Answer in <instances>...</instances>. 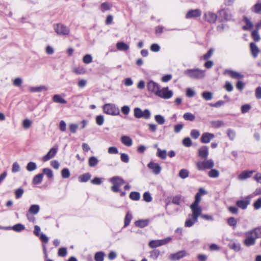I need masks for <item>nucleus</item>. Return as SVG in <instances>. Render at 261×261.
Instances as JSON below:
<instances>
[{
  "mask_svg": "<svg viewBox=\"0 0 261 261\" xmlns=\"http://www.w3.org/2000/svg\"><path fill=\"white\" fill-rule=\"evenodd\" d=\"M255 172L254 170H245L240 173L238 176V179L240 180H244L247 178H250L252 174Z\"/></svg>",
  "mask_w": 261,
  "mask_h": 261,
  "instance_id": "aec40b11",
  "label": "nucleus"
},
{
  "mask_svg": "<svg viewBox=\"0 0 261 261\" xmlns=\"http://www.w3.org/2000/svg\"><path fill=\"white\" fill-rule=\"evenodd\" d=\"M132 218V215L129 212H127L124 218V227H127L129 224Z\"/></svg>",
  "mask_w": 261,
  "mask_h": 261,
  "instance_id": "a19ab883",
  "label": "nucleus"
},
{
  "mask_svg": "<svg viewBox=\"0 0 261 261\" xmlns=\"http://www.w3.org/2000/svg\"><path fill=\"white\" fill-rule=\"evenodd\" d=\"M147 167L152 170V172L155 175L160 174L161 171V167L158 163L153 162H149Z\"/></svg>",
  "mask_w": 261,
  "mask_h": 261,
  "instance_id": "4468645a",
  "label": "nucleus"
},
{
  "mask_svg": "<svg viewBox=\"0 0 261 261\" xmlns=\"http://www.w3.org/2000/svg\"><path fill=\"white\" fill-rule=\"evenodd\" d=\"M208 154V147L207 146H202L198 148L197 151V155L201 159H207Z\"/></svg>",
  "mask_w": 261,
  "mask_h": 261,
  "instance_id": "f8f14e48",
  "label": "nucleus"
},
{
  "mask_svg": "<svg viewBox=\"0 0 261 261\" xmlns=\"http://www.w3.org/2000/svg\"><path fill=\"white\" fill-rule=\"evenodd\" d=\"M211 169L208 174L210 177L217 178L219 176V172L218 170L212 168Z\"/></svg>",
  "mask_w": 261,
  "mask_h": 261,
  "instance_id": "79ce46f5",
  "label": "nucleus"
},
{
  "mask_svg": "<svg viewBox=\"0 0 261 261\" xmlns=\"http://www.w3.org/2000/svg\"><path fill=\"white\" fill-rule=\"evenodd\" d=\"M103 112L111 115H118L120 113L119 109L115 105L112 103H107L103 106Z\"/></svg>",
  "mask_w": 261,
  "mask_h": 261,
  "instance_id": "20e7f679",
  "label": "nucleus"
},
{
  "mask_svg": "<svg viewBox=\"0 0 261 261\" xmlns=\"http://www.w3.org/2000/svg\"><path fill=\"white\" fill-rule=\"evenodd\" d=\"M232 17L231 12L228 9H222L218 12V18L220 21L230 20Z\"/></svg>",
  "mask_w": 261,
  "mask_h": 261,
  "instance_id": "1a4fd4ad",
  "label": "nucleus"
},
{
  "mask_svg": "<svg viewBox=\"0 0 261 261\" xmlns=\"http://www.w3.org/2000/svg\"><path fill=\"white\" fill-rule=\"evenodd\" d=\"M179 176L180 178L185 179L189 176V172L187 169H182L180 170Z\"/></svg>",
  "mask_w": 261,
  "mask_h": 261,
  "instance_id": "3c124183",
  "label": "nucleus"
},
{
  "mask_svg": "<svg viewBox=\"0 0 261 261\" xmlns=\"http://www.w3.org/2000/svg\"><path fill=\"white\" fill-rule=\"evenodd\" d=\"M109 181L113 184L111 190L114 192H119L120 187L124 183L123 179L120 176H114L109 179Z\"/></svg>",
  "mask_w": 261,
  "mask_h": 261,
  "instance_id": "7ed1b4c3",
  "label": "nucleus"
},
{
  "mask_svg": "<svg viewBox=\"0 0 261 261\" xmlns=\"http://www.w3.org/2000/svg\"><path fill=\"white\" fill-rule=\"evenodd\" d=\"M191 136L194 139H197L200 136L199 132L197 129H192L190 132Z\"/></svg>",
  "mask_w": 261,
  "mask_h": 261,
  "instance_id": "052dcab7",
  "label": "nucleus"
},
{
  "mask_svg": "<svg viewBox=\"0 0 261 261\" xmlns=\"http://www.w3.org/2000/svg\"><path fill=\"white\" fill-rule=\"evenodd\" d=\"M218 16L212 12H207L204 14V19L210 23H215L217 20Z\"/></svg>",
  "mask_w": 261,
  "mask_h": 261,
  "instance_id": "6ab92c4d",
  "label": "nucleus"
},
{
  "mask_svg": "<svg viewBox=\"0 0 261 261\" xmlns=\"http://www.w3.org/2000/svg\"><path fill=\"white\" fill-rule=\"evenodd\" d=\"M143 200L146 202H149L152 201V197L149 192H145L143 195Z\"/></svg>",
  "mask_w": 261,
  "mask_h": 261,
  "instance_id": "4d7b16f0",
  "label": "nucleus"
},
{
  "mask_svg": "<svg viewBox=\"0 0 261 261\" xmlns=\"http://www.w3.org/2000/svg\"><path fill=\"white\" fill-rule=\"evenodd\" d=\"M43 175H46L48 178H53L54 177V174L52 170L49 168H44L42 170Z\"/></svg>",
  "mask_w": 261,
  "mask_h": 261,
  "instance_id": "e433bc0d",
  "label": "nucleus"
},
{
  "mask_svg": "<svg viewBox=\"0 0 261 261\" xmlns=\"http://www.w3.org/2000/svg\"><path fill=\"white\" fill-rule=\"evenodd\" d=\"M40 210V206L38 204H32L29 207V209L27 212V213L36 215H37Z\"/></svg>",
  "mask_w": 261,
  "mask_h": 261,
  "instance_id": "4be33fe9",
  "label": "nucleus"
},
{
  "mask_svg": "<svg viewBox=\"0 0 261 261\" xmlns=\"http://www.w3.org/2000/svg\"><path fill=\"white\" fill-rule=\"evenodd\" d=\"M227 135L231 140H233L236 137V132L230 128L227 129Z\"/></svg>",
  "mask_w": 261,
  "mask_h": 261,
  "instance_id": "5fc2aeb1",
  "label": "nucleus"
},
{
  "mask_svg": "<svg viewBox=\"0 0 261 261\" xmlns=\"http://www.w3.org/2000/svg\"><path fill=\"white\" fill-rule=\"evenodd\" d=\"M105 253L102 251L97 252L95 254L94 259L95 261H103Z\"/></svg>",
  "mask_w": 261,
  "mask_h": 261,
  "instance_id": "2f4dec72",
  "label": "nucleus"
},
{
  "mask_svg": "<svg viewBox=\"0 0 261 261\" xmlns=\"http://www.w3.org/2000/svg\"><path fill=\"white\" fill-rule=\"evenodd\" d=\"M5 229H7V230H9V229H12L13 230H14L15 231L20 232V231H22V230L25 229V226H24V225H23L22 224L18 223V224L14 225L12 227H6L5 228Z\"/></svg>",
  "mask_w": 261,
  "mask_h": 261,
  "instance_id": "b1692460",
  "label": "nucleus"
},
{
  "mask_svg": "<svg viewBox=\"0 0 261 261\" xmlns=\"http://www.w3.org/2000/svg\"><path fill=\"white\" fill-rule=\"evenodd\" d=\"M43 177V173H39L36 175L33 179V183L34 185H38L41 182Z\"/></svg>",
  "mask_w": 261,
  "mask_h": 261,
  "instance_id": "c756f323",
  "label": "nucleus"
},
{
  "mask_svg": "<svg viewBox=\"0 0 261 261\" xmlns=\"http://www.w3.org/2000/svg\"><path fill=\"white\" fill-rule=\"evenodd\" d=\"M201 96L205 100H210L213 98V93L209 91H204L202 93Z\"/></svg>",
  "mask_w": 261,
  "mask_h": 261,
  "instance_id": "c9c22d12",
  "label": "nucleus"
},
{
  "mask_svg": "<svg viewBox=\"0 0 261 261\" xmlns=\"http://www.w3.org/2000/svg\"><path fill=\"white\" fill-rule=\"evenodd\" d=\"M182 144L186 147H190L192 145V141L190 138L187 137L182 140Z\"/></svg>",
  "mask_w": 261,
  "mask_h": 261,
  "instance_id": "338daca9",
  "label": "nucleus"
},
{
  "mask_svg": "<svg viewBox=\"0 0 261 261\" xmlns=\"http://www.w3.org/2000/svg\"><path fill=\"white\" fill-rule=\"evenodd\" d=\"M83 61L85 64H89L92 61V57L90 55H86L84 57Z\"/></svg>",
  "mask_w": 261,
  "mask_h": 261,
  "instance_id": "69168bd1",
  "label": "nucleus"
},
{
  "mask_svg": "<svg viewBox=\"0 0 261 261\" xmlns=\"http://www.w3.org/2000/svg\"><path fill=\"white\" fill-rule=\"evenodd\" d=\"M197 221H195V220L192 218V217H190L188 219H187L185 223V226L186 227H191L194 224L196 223Z\"/></svg>",
  "mask_w": 261,
  "mask_h": 261,
  "instance_id": "603ef678",
  "label": "nucleus"
},
{
  "mask_svg": "<svg viewBox=\"0 0 261 261\" xmlns=\"http://www.w3.org/2000/svg\"><path fill=\"white\" fill-rule=\"evenodd\" d=\"M47 90V88L44 86H41L39 87H31L30 88V91L32 92H39L43 90L46 91Z\"/></svg>",
  "mask_w": 261,
  "mask_h": 261,
  "instance_id": "4c0bfd02",
  "label": "nucleus"
},
{
  "mask_svg": "<svg viewBox=\"0 0 261 261\" xmlns=\"http://www.w3.org/2000/svg\"><path fill=\"white\" fill-rule=\"evenodd\" d=\"M244 236L245 239L244 240V244L245 246L249 247L255 244L256 238L255 236L254 237V234L251 230L246 232Z\"/></svg>",
  "mask_w": 261,
  "mask_h": 261,
  "instance_id": "423d86ee",
  "label": "nucleus"
},
{
  "mask_svg": "<svg viewBox=\"0 0 261 261\" xmlns=\"http://www.w3.org/2000/svg\"><path fill=\"white\" fill-rule=\"evenodd\" d=\"M251 37L255 41H258L260 39L257 30H253L252 32Z\"/></svg>",
  "mask_w": 261,
  "mask_h": 261,
  "instance_id": "bf43d9fd",
  "label": "nucleus"
},
{
  "mask_svg": "<svg viewBox=\"0 0 261 261\" xmlns=\"http://www.w3.org/2000/svg\"><path fill=\"white\" fill-rule=\"evenodd\" d=\"M252 198L251 195H249L244 198L243 200H239L236 202V205L238 207L242 210H246L248 205L250 204L251 200Z\"/></svg>",
  "mask_w": 261,
  "mask_h": 261,
  "instance_id": "6e6552de",
  "label": "nucleus"
},
{
  "mask_svg": "<svg viewBox=\"0 0 261 261\" xmlns=\"http://www.w3.org/2000/svg\"><path fill=\"white\" fill-rule=\"evenodd\" d=\"M245 21L246 22V25L243 26V28L244 30H250L252 27L253 25L250 21V20L247 18V17L244 18Z\"/></svg>",
  "mask_w": 261,
  "mask_h": 261,
  "instance_id": "c03bdc74",
  "label": "nucleus"
},
{
  "mask_svg": "<svg viewBox=\"0 0 261 261\" xmlns=\"http://www.w3.org/2000/svg\"><path fill=\"white\" fill-rule=\"evenodd\" d=\"M121 142L126 146H130L133 144L132 139L128 136H123L121 138Z\"/></svg>",
  "mask_w": 261,
  "mask_h": 261,
  "instance_id": "393cba45",
  "label": "nucleus"
},
{
  "mask_svg": "<svg viewBox=\"0 0 261 261\" xmlns=\"http://www.w3.org/2000/svg\"><path fill=\"white\" fill-rule=\"evenodd\" d=\"M181 198V196L180 195H176L173 197L172 202L178 205L180 204Z\"/></svg>",
  "mask_w": 261,
  "mask_h": 261,
  "instance_id": "e2e57ef3",
  "label": "nucleus"
},
{
  "mask_svg": "<svg viewBox=\"0 0 261 261\" xmlns=\"http://www.w3.org/2000/svg\"><path fill=\"white\" fill-rule=\"evenodd\" d=\"M250 230L256 239L261 238V227H257Z\"/></svg>",
  "mask_w": 261,
  "mask_h": 261,
  "instance_id": "72a5a7b5",
  "label": "nucleus"
},
{
  "mask_svg": "<svg viewBox=\"0 0 261 261\" xmlns=\"http://www.w3.org/2000/svg\"><path fill=\"white\" fill-rule=\"evenodd\" d=\"M111 5H110L109 3H103L101 5V10L102 12H105V11L110 10L111 8Z\"/></svg>",
  "mask_w": 261,
  "mask_h": 261,
  "instance_id": "6e6d98bb",
  "label": "nucleus"
},
{
  "mask_svg": "<svg viewBox=\"0 0 261 261\" xmlns=\"http://www.w3.org/2000/svg\"><path fill=\"white\" fill-rule=\"evenodd\" d=\"M116 47L118 50L122 51H126L129 48V46L123 42H117Z\"/></svg>",
  "mask_w": 261,
  "mask_h": 261,
  "instance_id": "c85d7f7f",
  "label": "nucleus"
},
{
  "mask_svg": "<svg viewBox=\"0 0 261 261\" xmlns=\"http://www.w3.org/2000/svg\"><path fill=\"white\" fill-rule=\"evenodd\" d=\"M61 175L63 178H67L69 177V176L70 175V173L69 170L66 168H64L61 171Z\"/></svg>",
  "mask_w": 261,
  "mask_h": 261,
  "instance_id": "864d4df0",
  "label": "nucleus"
},
{
  "mask_svg": "<svg viewBox=\"0 0 261 261\" xmlns=\"http://www.w3.org/2000/svg\"><path fill=\"white\" fill-rule=\"evenodd\" d=\"M250 48L252 56L254 58H256L259 52V50L257 45H256V44L254 42L250 43Z\"/></svg>",
  "mask_w": 261,
  "mask_h": 261,
  "instance_id": "5701e85b",
  "label": "nucleus"
},
{
  "mask_svg": "<svg viewBox=\"0 0 261 261\" xmlns=\"http://www.w3.org/2000/svg\"><path fill=\"white\" fill-rule=\"evenodd\" d=\"M253 207L255 210H259L261 208V198H258L253 203Z\"/></svg>",
  "mask_w": 261,
  "mask_h": 261,
  "instance_id": "774afa93",
  "label": "nucleus"
},
{
  "mask_svg": "<svg viewBox=\"0 0 261 261\" xmlns=\"http://www.w3.org/2000/svg\"><path fill=\"white\" fill-rule=\"evenodd\" d=\"M135 225L140 228H143L148 225L149 221L147 219L139 220L135 222Z\"/></svg>",
  "mask_w": 261,
  "mask_h": 261,
  "instance_id": "cd10ccee",
  "label": "nucleus"
},
{
  "mask_svg": "<svg viewBox=\"0 0 261 261\" xmlns=\"http://www.w3.org/2000/svg\"><path fill=\"white\" fill-rule=\"evenodd\" d=\"M227 223L229 226L234 228L237 224V220L234 217H230L227 219Z\"/></svg>",
  "mask_w": 261,
  "mask_h": 261,
  "instance_id": "49530a36",
  "label": "nucleus"
},
{
  "mask_svg": "<svg viewBox=\"0 0 261 261\" xmlns=\"http://www.w3.org/2000/svg\"><path fill=\"white\" fill-rule=\"evenodd\" d=\"M156 95L164 99H169L172 96L173 93L172 91L168 89V87H165L161 90L159 89Z\"/></svg>",
  "mask_w": 261,
  "mask_h": 261,
  "instance_id": "9b49d317",
  "label": "nucleus"
},
{
  "mask_svg": "<svg viewBox=\"0 0 261 261\" xmlns=\"http://www.w3.org/2000/svg\"><path fill=\"white\" fill-rule=\"evenodd\" d=\"M224 73L225 74H228L231 78L234 79H242L244 77V75L241 74L240 73L230 70V69H226L224 71Z\"/></svg>",
  "mask_w": 261,
  "mask_h": 261,
  "instance_id": "ddd939ff",
  "label": "nucleus"
},
{
  "mask_svg": "<svg viewBox=\"0 0 261 261\" xmlns=\"http://www.w3.org/2000/svg\"><path fill=\"white\" fill-rule=\"evenodd\" d=\"M157 155L162 159H165L167 156L166 150H162L160 148H158Z\"/></svg>",
  "mask_w": 261,
  "mask_h": 261,
  "instance_id": "09e8293b",
  "label": "nucleus"
},
{
  "mask_svg": "<svg viewBox=\"0 0 261 261\" xmlns=\"http://www.w3.org/2000/svg\"><path fill=\"white\" fill-rule=\"evenodd\" d=\"M147 87L149 92H154L155 95L160 89L159 85L153 81H150L147 83Z\"/></svg>",
  "mask_w": 261,
  "mask_h": 261,
  "instance_id": "f3484780",
  "label": "nucleus"
},
{
  "mask_svg": "<svg viewBox=\"0 0 261 261\" xmlns=\"http://www.w3.org/2000/svg\"><path fill=\"white\" fill-rule=\"evenodd\" d=\"M58 147L51 148L47 153V154L43 156L42 161L43 162H46L49 160L50 159L53 158L56 155Z\"/></svg>",
  "mask_w": 261,
  "mask_h": 261,
  "instance_id": "2eb2a0df",
  "label": "nucleus"
},
{
  "mask_svg": "<svg viewBox=\"0 0 261 261\" xmlns=\"http://www.w3.org/2000/svg\"><path fill=\"white\" fill-rule=\"evenodd\" d=\"M24 191L22 188H18L15 191V197L16 199H19L22 196Z\"/></svg>",
  "mask_w": 261,
  "mask_h": 261,
  "instance_id": "680f3d73",
  "label": "nucleus"
},
{
  "mask_svg": "<svg viewBox=\"0 0 261 261\" xmlns=\"http://www.w3.org/2000/svg\"><path fill=\"white\" fill-rule=\"evenodd\" d=\"M184 73L189 77L195 79H201L205 75V70L199 68L187 69L184 71Z\"/></svg>",
  "mask_w": 261,
  "mask_h": 261,
  "instance_id": "f257e3e1",
  "label": "nucleus"
},
{
  "mask_svg": "<svg viewBox=\"0 0 261 261\" xmlns=\"http://www.w3.org/2000/svg\"><path fill=\"white\" fill-rule=\"evenodd\" d=\"M155 121L160 125L163 124L165 122L164 117L161 115H156L154 116Z\"/></svg>",
  "mask_w": 261,
  "mask_h": 261,
  "instance_id": "a18cd8bd",
  "label": "nucleus"
},
{
  "mask_svg": "<svg viewBox=\"0 0 261 261\" xmlns=\"http://www.w3.org/2000/svg\"><path fill=\"white\" fill-rule=\"evenodd\" d=\"M160 254V251L158 249H154L150 251V257L155 260L158 258Z\"/></svg>",
  "mask_w": 261,
  "mask_h": 261,
  "instance_id": "37998d69",
  "label": "nucleus"
},
{
  "mask_svg": "<svg viewBox=\"0 0 261 261\" xmlns=\"http://www.w3.org/2000/svg\"><path fill=\"white\" fill-rule=\"evenodd\" d=\"M215 138L214 134L210 133H204L202 134L200 141L202 143H208L210 141Z\"/></svg>",
  "mask_w": 261,
  "mask_h": 261,
  "instance_id": "dca6fc26",
  "label": "nucleus"
},
{
  "mask_svg": "<svg viewBox=\"0 0 261 261\" xmlns=\"http://www.w3.org/2000/svg\"><path fill=\"white\" fill-rule=\"evenodd\" d=\"M225 102L223 100H219L216 103H210V106L212 107H215V108H219L222 106H223L225 104Z\"/></svg>",
  "mask_w": 261,
  "mask_h": 261,
  "instance_id": "0e129e2a",
  "label": "nucleus"
},
{
  "mask_svg": "<svg viewBox=\"0 0 261 261\" xmlns=\"http://www.w3.org/2000/svg\"><path fill=\"white\" fill-rule=\"evenodd\" d=\"M91 175L90 173H86L79 177V181L81 182H85L88 181L91 178Z\"/></svg>",
  "mask_w": 261,
  "mask_h": 261,
  "instance_id": "bb28decb",
  "label": "nucleus"
},
{
  "mask_svg": "<svg viewBox=\"0 0 261 261\" xmlns=\"http://www.w3.org/2000/svg\"><path fill=\"white\" fill-rule=\"evenodd\" d=\"M129 197L133 200L138 201L140 198V195L138 192H132L129 194Z\"/></svg>",
  "mask_w": 261,
  "mask_h": 261,
  "instance_id": "58836bf2",
  "label": "nucleus"
},
{
  "mask_svg": "<svg viewBox=\"0 0 261 261\" xmlns=\"http://www.w3.org/2000/svg\"><path fill=\"white\" fill-rule=\"evenodd\" d=\"M183 118L185 120L193 121L195 119V116L191 113L187 112L184 114Z\"/></svg>",
  "mask_w": 261,
  "mask_h": 261,
  "instance_id": "f704fd0d",
  "label": "nucleus"
},
{
  "mask_svg": "<svg viewBox=\"0 0 261 261\" xmlns=\"http://www.w3.org/2000/svg\"><path fill=\"white\" fill-rule=\"evenodd\" d=\"M55 32L60 36L68 35L70 33V29L67 26L62 24L57 23L54 25Z\"/></svg>",
  "mask_w": 261,
  "mask_h": 261,
  "instance_id": "39448f33",
  "label": "nucleus"
},
{
  "mask_svg": "<svg viewBox=\"0 0 261 261\" xmlns=\"http://www.w3.org/2000/svg\"><path fill=\"white\" fill-rule=\"evenodd\" d=\"M98 163V159L95 156H91L88 160L89 166L91 167L96 166Z\"/></svg>",
  "mask_w": 261,
  "mask_h": 261,
  "instance_id": "7c9ffc66",
  "label": "nucleus"
},
{
  "mask_svg": "<svg viewBox=\"0 0 261 261\" xmlns=\"http://www.w3.org/2000/svg\"><path fill=\"white\" fill-rule=\"evenodd\" d=\"M211 123L215 128H219L224 125V122L221 120L212 121Z\"/></svg>",
  "mask_w": 261,
  "mask_h": 261,
  "instance_id": "de8ad7c7",
  "label": "nucleus"
},
{
  "mask_svg": "<svg viewBox=\"0 0 261 261\" xmlns=\"http://www.w3.org/2000/svg\"><path fill=\"white\" fill-rule=\"evenodd\" d=\"M214 166V162L212 159L203 160L202 161H198L196 163V167L199 171H204L206 169H211Z\"/></svg>",
  "mask_w": 261,
  "mask_h": 261,
  "instance_id": "f03ea898",
  "label": "nucleus"
},
{
  "mask_svg": "<svg viewBox=\"0 0 261 261\" xmlns=\"http://www.w3.org/2000/svg\"><path fill=\"white\" fill-rule=\"evenodd\" d=\"M187 255L185 250H181L175 253L171 254L169 258L173 260H177L183 258Z\"/></svg>",
  "mask_w": 261,
  "mask_h": 261,
  "instance_id": "a211bd4d",
  "label": "nucleus"
},
{
  "mask_svg": "<svg viewBox=\"0 0 261 261\" xmlns=\"http://www.w3.org/2000/svg\"><path fill=\"white\" fill-rule=\"evenodd\" d=\"M26 169L29 172L33 171L37 169V165L35 162H30L28 163Z\"/></svg>",
  "mask_w": 261,
  "mask_h": 261,
  "instance_id": "ea45409f",
  "label": "nucleus"
},
{
  "mask_svg": "<svg viewBox=\"0 0 261 261\" xmlns=\"http://www.w3.org/2000/svg\"><path fill=\"white\" fill-rule=\"evenodd\" d=\"M251 11L256 14H261V3H258L254 5L251 8Z\"/></svg>",
  "mask_w": 261,
  "mask_h": 261,
  "instance_id": "473e14b6",
  "label": "nucleus"
},
{
  "mask_svg": "<svg viewBox=\"0 0 261 261\" xmlns=\"http://www.w3.org/2000/svg\"><path fill=\"white\" fill-rule=\"evenodd\" d=\"M201 11L199 9L190 10L186 14V18L187 19L191 18H196L200 16Z\"/></svg>",
  "mask_w": 261,
  "mask_h": 261,
  "instance_id": "412c9836",
  "label": "nucleus"
},
{
  "mask_svg": "<svg viewBox=\"0 0 261 261\" xmlns=\"http://www.w3.org/2000/svg\"><path fill=\"white\" fill-rule=\"evenodd\" d=\"M148 246H149V247H150L151 248H156L158 247H160V245L159 240H152V241H150L148 244Z\"/></svg>",
  "mask_w": 261,
  "mask_h": 261,
  "instance_id": "13d9d810",
  "label": "nucleus"
},
{
  "mask_svg": "<svg viewBox=\"0 0 261 261\" xmlns=\"http://www.w3.org/2000/svg\"><path fill=\"white\" fill-rule=\"evenodd\" d=\"M53 100L55 102L61 104H66L67 103V101L59 94L54 95L53 97Z\"/></svg>",
  "mask_w": 261,
  "mask_h": 261,
  "instance_id": "a878e982",
  "label": "nucleus"
},
{
  "mask_svg": "<svg viewBox=\"0 0 261 261\" xmlns=\"http://www.w3.org/2000/svg\"><path fill=\"white\" fill-rule=\"evenodd\" d=\"M190 208L192 210V214H189V217H192L195 220V221H198L199 216L201 215L202 210L199 205H191Z\"/></svg>",
  "mask_w": 261,
  "mask_h": 261,
  "instance_id": "9d476101",
  "label": "nucleus"
},
{
  "mask_svg": "<svg viewBox=\"0 0 261 261\" xmlns=\"http://www.w3.org/2000/svg\"><path fill=\"white\" fill-rule=\"evenodd\" d=\"M229 246L230 248L234 250L235 251H239L241 249V245L239 243H230Z\"/></svg>",
  "mask_w": 261,
  "mask_h": 261,
  "instance_id": "8fccbe9b",
  "label": "nucleus"
},
{
  "mask_svg": "<svg viewBox=\"0 0 261 261\" xmlns=\"http://www.w3.org/2000/svg\"><path fill=\"white\" fill-rule=\"evenodd\" d=\"M134 116L135 118L139 119L144 118L148 119L150 117V112L148 109L142 111L139 108H135L134 110Z\"/></svg>",
  "mask_w": 261,
  "mask_h": 261,
  "instance_id": "0eeeda50",
  "label": "nucleus"
}]
</instances>
